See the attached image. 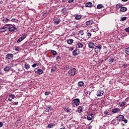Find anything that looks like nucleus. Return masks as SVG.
Instances as JSON below:
<instances>
[{
    "label": "nucleus",
    "mask_w": 129,
    "mask_h": 129,
    "mask_svg": "<svg viewBox=\"0 0 129 129\" xmlns=\"http://www.w3.org/2000/svg\"><path fill=\"white\" fill-rule=\"evenodd\" d=\"M79 104H80V100L78 98L74 99L72 101V105H73V106L75 105L76 106H78Z\"/></svg>",
    "instance_id": "1"
},
{
    "label": "nucleus",
    "mask_w": 129,
    "mask_h": 129,
    "mask_svg": "<svg viewBox=\"0 0 129 129\" xmlns=\"http://www.w3.org/2000/svg\"><path fill=\"white\" fill-rule=\"evenodd\" d=\"M7 29H9V31L10 32H15L17 29L16 27L14 26V25L12 24H7Z\"/></svg>",
    "instance_id": "2"
},
{
    "label": "nucleus",
    "mask_w": 129,
    "mask_h": 129,
    "mask_svg": "<svg viewBox=\"0 0 129 129\" xmlns=\"http://www.w3.org/2000/svg\"><path fill=\"white\" fill-rule=\"evenodd\" d=\"M6 59L8 62L12 61V59H14V54L12 53H8L6 55Z\"/></svg>",
    "instance_id": "3"
},
{
    "label": "nucleus",
    "mask_w": 129,
    "mask_h": 129,
    "mask_svg": "<svg viewBox=\"0 0 129 129\" xmlns=\"http://www.w3.org/2000/svg\"><path fill=\"white\" fill-rule=\"evenodd\" d=\"M76 74V70L74 68H72L69 71V74L71 76H74Z\"/></svg>",
    "instance_id": "4"
},
{
    "label": "nucleus",
    "mask_w": 129,
    "mask_h": 129,
    "mask_svg": "<svg viewBox=\"0 0 129 129\" xmlns=\"http://www.w3.org/2000/svg\"><path fill=\"white\" fill-rule=\"evenodd\" d=\"M102 48V45L101 44H98L97 46H96L95 48V52L96 53H99L100 52V50Z\"/></svg>",
    "instance_id": "5"
},
{
    "label": "nucleus",
    "mask_w": 129,
    "mask_h": 129,
    "mask_svg": "<svg viewBox=\"0 0 129 129\" xmlns=\"http://www.w3.org/2000/svg\"><path fill=\"white\" fill-rule=\"evenodd\" d=\"M60 22H61V20L58 17H55L53 19L54 25H59V24H60Z\"/></svg>",
    "instance_id": "6"
},
{
    "label": "nucleus",
    "mask_w": 129,
    "mask_h": 129,
    "mask_svg": "<svg viewBox=\"0 0 129 129\" xmlns=\"http://www.w3.org/2000/svg\"><path fill=\"white\" fill-rule=\"evenodd\" d=\"M26 37H27V35L24 34V35L22 36V37H20L18 40H17V43H21L22 41L23 40H25L26 39Z\"/></svg>",
    "instance_id": "7"
},
{
    "label": "nucleus",
    "mask_w": 129,
    "mask_h": 129,
    "mask_svg": "<svg viewBox=\"0 0 129 129\" xmlns=\"http://www.w3.org/2000/svg\"><path fill=\"white\" fill-rule=\"evenodd\" d=\"M7 29H8L7 25H5L3 27L0 28V33H5V32H7Z\"/></svg>",
    "instance_id": "8"
},
{
    "label": "nucleus",
    "mask_w": 129,
    "mask_h": 129,
    "mask_svg": "<svg viewBox=\"0 0 129 129\" xmlns=\"http://www.w3.org/2000/svg\"><path fill=\"white\" fill-rule=\"evenodd\" d=\"M80 54V51L79 49H75L73 51V55L74 56H77V55H79Z\"/></svg>",
    "instance_id": "9"
},
{
    "label": "nucleus",
    "mask_w": 129,
    "mask_h": 129,
    "mask_svg": "<svg viewBox=\"0 0 129 129\" xmlns=\"http://www.w3.org/2000/svg\"><path fill=\"white\" fill-rule=\"evenodd\" d=\"M93 118H94L93 114H89L87 116V119L88 120H92Z\"/></svg>",
    "instance_id": "10"
},
{
    "label": "nucleus",
    "mask_w": 129,
    "mask_h": 129,
    "mask_svg": "<svg viewBox=\"0 0 129 129\" xmlns=\"http://www.w3.org/2000/svg\"><path fill=\"white\" fill-rule=\"evenodd\" d=\"M104 93V91L102 90H99L97 92L96 95L98 97L102 96Z\"/></svg>",
    "instance_id": "11"
},
{
    "label": "nucleus",
    "mask_w": 129,
    "mask_h": 129,
    "mask_svg": "<svg viewBox=\"0 0 129 129\" xmlns=\"http://www.w3.org/2000/svg\"><path fill=\"white\" fill-rule=\"evenodd\" d=\"M88 47L90 49H94L95 47V44L93 42H89L88 43Z\"/></svg>",
    "instance_id": "12"
},
{
    "label": "nucleus",
    "mask_w": 129,
    "mask_h": 129,
    "mask_svg": "<svg viewBox=\"0 0 129 129\" xmlns=\"http://www.w3.org/2000/svg\"><path fill=\"white\" fill-rule=\"evenodd\" d=\"M43 70L41 69H37V71H35V73H36V74H39V75H41V74H43Z\"/></svg>",
    "instance_id": "13"
},
{
    "label": "nucleus",
    "mask_w": 129,
    "mask_h": 129,
    "mask_svg": "<svg viewBox=\"0 0 129 129\" xmlns=\"http://www.w3.org/2000/svg\"><path fill=\"white\" fill-rule=\"evenodd\" d=\"M11 69L12 67L8 65L4 69V71H5V72H10V70H11Z\"/></svg>",
    "instance_id": "14"
},
{
    "label": "nucleus",
    "mask_w": 129,
    "mask_h": 129,
    "mask_svg": "<svg viewBox=\"0 0 129 129\" xmlns=\"http://www.w3.org/2000/svg\"><path fill=\"white\" fill-rule=\"evenodd\" d=\"M93 33H94V31H87V36H88V38H90L92 36H93Z\"/></svg>",
    "instance_id": "15"
},
{
    "label": "nucleus",
    "mask_w": 129,
    "mask_h": 129,
    "mask_svg": "<svg viewBox=\"0 0 129 129\" xmlns=\"http://www.w3.org/2000/svg\"><path fill=\"white\" fill-rule=\"evenodd\" d=\"M77 111L79 113H81L83 111V106H79Z\"/></svg>",
    "instance_id": "16"
},
{
    "label": "nucleus",
    "mask_w": 129,
    "mask_h": 129,
    "mask_svg": "<svg viewBox=\"0 0 129 129\" xmlns=\"http://www.w3.org/2000/svg\"><path fill=\"white\" fill-rule=\"evenodd\" d=\"M120 109L119 108H115L112 110V112L113 113H118Z\"/></svg>",
    "instance_id": "17"
},
{
    "label": "nucleus",
    "mask_w": 129,
    "mask_h": 129,
    "mask_svg": "<svg viewBox=\"0 0 129 129\" xmlns=\"http://www.w3.org/2000/svg\"><path fill=\"white\" fill-rule=\"evenodd\" d=\"M86 24L87 26H91V25H93V24H94V22H93V20H90L86 22Z\"/></svg>",
    "instance_id": "18"
},
{
    "label": "nucleus",
    "mask_w": 129,
    "mask_h": 129,
    "mask_svg": "<svg viewBox=\"0 0 129 129\" xmlns=\"http://www.w3.org/2000/svg\"><path fill=\"white\" fill-rule=\"evenodd\" d=\"M108 59V62H109L110 63H112L113 62V61H114V57H113V56H109Z\"/></svg>",
    "instance_id": "19"
},
{
    "label": "nucleus",
    "mask_w": 129,
    "mask_h": 129,
    "mask_svg": "<svg viewBox=\"0 0 129 129\" xmlns=\"http://www.w3.org/2000/svg\"><path fill=\"white\" fill-rule=\"evenodd\" d=\"M86 8H91L92 7V3L91 2H88L86 3L85 4Z\"/></svg>",
    "instance_id": "20"
},
{
    "label": "nucleus",
    "mask_w": 129,
    "mask_h": 129,
    "mask_svg": "<svg viewBox=\"0 0 129 129\" xmlns=\"http://www.w3.org/2000/svg\"><path fill=\"white\" fill-rule=\"evenodd\" d=\"M24 68L26 69V70H29V69L31 68V66L28 63L26 62L24 64Z\"/></svg>",
    "instance_id": "21"
},
{
    "label": "nucleus",
    "mask_w": 129,
    "mask_h": 129,
    "mask_svg": "<svg viewBox=\"0 0 129 129\" xmlns=\"http://www.w3.org/2000/svg\"><path fill=\"white\" fill-rule=\"evenodd\" d=\"M78 86L79 87H82V86H84V82L83 81H80L78 83Z\"/></svg>",
    "instance_id": "22"
},
{
    "label": "nucleus",
    "mask_w": 129,
    "mask_h": 129,
    "mask_svg": "<svg viewBox=\"0 0 129 129\" xmlns=\"http://www.w3.org/2000/svg\"><path fill=\"white\" fill-rule=\"evenodd\" d=\"M50 110H52V107L47 106L45 108V111H46V112H49V111H50Z\"/></svg>",
    "instance_id": "23"
},
{
    "label": "nucleus",
    "mask_w": 129,
    "mask_h": 129,
    "mask_svg": "<svg viewBox=\"0 0 129 129\" xmlns=\"http://www.w3.org/2000/svg\"><path fill=\"white\" fill-rule=\"evenodd\" d=\"M127 11V9L124 7H121L120 9V12H122V13H124V12H126Z\"/></svg>",
    "instance_id": "24"
},
{
    "label": "nucleus",
    "mask_w": 129,
    "mask_h": 129,
    "mask_svg": "<svg viewBox=\"0 0 129 129\" xmlns=\"http://www.w3.org/2000/svg\"><path fill=\"white\" fill-rule=\"evenodd\" d=\"M78 35L79 37H82V36H83V35H84V32L83 31V30H80V31H79Z\"/></svg>",
    "instance_id": "25"
},
{
    "label": "nucleus",
    "mask_w": 129,
    "mask_h": 129,
    "mask_svg": "<svg viewBox=\"0 0 129 129\" xmlns=\"http://www.w3.org/2000/svg\"><path fill=\"white\" fill-rule=\"evenodd\" d=\"M78 48H82L83 47V44H82L81 42H78L76 46Z\"/></svg>",
    "instance_id": "26"
},
{
    "label": "nucleus",
    "mask_w": 129,
    "mask_h": 129,
    "mask_svg": "<svg viewBox=\"0 0 129 129\" xmlns=\"http://www.w3.org/2000/svg\"><path fill=\"white\" fill-rule=\"evenodd\" d=\"M82 18V16L80 15H77L75 17V20H80Z\"/></svg>",
    "instance_id": "27"
},
{
    "label": "nucleus",
    "mask_w": 129,
    "mask_h": 129,
    "mask_svg": "<svg viewBox=\"0 0 129 129\" xmlns=\"http://www.w3.org/2000/svg\"><path fill=\"white\" fill-rule=\"evenodd\" d=\"M53 126H55V124L53 123H50L48 125L47 127L48 128H52Z\"/></svg>",
    "instance_id": "28"
},
{
    "label": "nucleus",
    "mask_w": 129,
    "mask_h": 129,
    "mask_svg": "<svg viewBox=\"0 0 129 129\" xmlns=\"http://www.w3.org/2000/svg\"><path fill=\"white\" fill-rule=\"evenodd\" d=\"M57 71V67L56 66L53 67L51 70V72H56Z\"/></svg>",
    "instance_id": "29"
},
{
    "label": "nucleus",
    "mask_w": 129,
    "mask_h": 129,
    "mask_svg": "<svg viewBox=\"0 0 129 129\" xmlns=\"http://www.w3.org/2000/svg\"><path fill=\"white\" fill-rule=\"evenodd\" d=\"M73 41H74L73 39H69L67 40V43L69 45H71V44H72V43H73Z\"/></svg>",
    "instance_id": "30"
},
{
    "label": "nucleus",
    "mask_w": 129,
    "mask_h": 129,
    "mask_svg": "<svg viewBox=\"0 0 129 129\" xmlns=\"http://www.w3.org/2000/svg\"><path fill=\"white\" fill-rule=\"evenodd\" d=\"M61 12L63 13L64 15H66V13H67V9L66 8H63L61 10Z\"/></svg>",
    "instance_id": "31"
},
{
    "label": "nucleus",
    "mask_w": 129,
    "mask_h": 129,
    "mask_svg": "<svg viewBox=\"0 0 129 129\" xmlns=\"http://www.w3.org/2000/svg\"><path fill=\"white\" fill-rule=\"evenodd\" d=\"M116 118L123 119V118H124V116H123V115H119L118 116L116 117Z\"/></svg>",
    "instance_id": "32"
},
{
    "label": "nucleus",
    "mask_w": 129,
    "mask_h": 129,
    "mask_svg": "<svg viewBox=\"0 0 129 129\" xmlns=\"http://www.w3.org/2000/svg\"><path fill=\"white\" fill-rule=\"evenodd\" d=\"M2 21L4 23H7V22H9V21H10V20L7 18H3V19H2Z\"/></svg>",
    "instance_id": "33"
},
{
    "label": "nucleus",
    "mask_w": 129,
    "mask_h": 129,
    "mask_svg": "<svg viewBox=\"0 0 129 129\" xmlns=\"http://www.w3.org/2000/svg\"><path fill=\"white\" fill-rule=\"evenodd\" d=\"M15 51H17L18 52H20L21 51V47L20 46H17L15 48Z\"/></svg>",
    "instance_id": "34"
},
{
    "label": "nucleus",
    "mask_w": 129,
    "mask_h": 129,
    "mask_svg": "<svg viewBox=\"0 0 129 129\" xmlns=\"http://www.w3.org/2000/svg\"><path fill=\"white\" fill-rule=\"evenodd\" d=\"M64 111H66V112H70V111H71V109L69 108H65L64 109Z\"/></svg>",
    "instance_id": "35"
},
{
    "label": "nucleus",
    "mask_w": 129,
    "mask_h": 129,
    "mask_svg": "<svg viewBox=\"0 0 129 129\" xmlns=\"http://www.w3.org/2000/svg\"><path fill=\"white\" fill-rule=\"evenodd\" d=\"M122 7V5L120 4H118L116 5V8L117 9H120V8H121Z\"/></svg>",
    "instance_id": "36"
},
{
    "label": "nucleus",
    "mask_w": 129,
    "mask_h": 129,
    "mask_svg": "<svg viewBox=\"0 0 129 129\" xmlns=\"http://www.w3.org/2000/svg\"><path fill=\"white\" fill-rule=\"evenodd\" d=\"M119 105H120V107H123L124 106V101L119 103Z\"/></svg>",
    "instance_id": "37"
},
{
    "label": "nucleus",
    "mask_w": 129,
    "mask_h": 129,
    "mask_svg": "<svg viewBox=\"0 0 129 129\" xmlns=\"http://www.w3.org/2000/svg\"><path fill=\"white\" fill-rule=\"evenodd\" d=\"M51 53H52L53 56L57 55V51L55 50H51Z\"/></svg>",
    "instance_id": "38"
},
{
    "label": "nucleus",
    "mask_w": 129,
    "mask_h": 129,
    "mask_svg": "<svg viewBox=\"0 0 129 129\" xmlns=\"http://www.w3.org/2000/svg\"><path fill=\"white\" fill-rule=\"evenodd\" d=\"M11 21L13 22V23H18V22H19V20H18V19H16V18H13Z\"/></svg>",
    "instance_id": "39"
},
{
    "label": "nucleus",
    "mask_w": 129,
    "mask_h": 129,
    "mask_svg": "<svg viewBox=\"0 0 129 129\" xmlns=\"http://www.w3.org/2000/svg\"><path fill=\"white\" fill-rule=\"evenodd\" d=\"M9 97L10 98L13 100L14 99V98H15V97H16V96H15V95L14 94H11V95H9Z\"/></svg>",
    "instance_id": "40"
},
{
    "label": "nucleus",
    "mask_w": 129,
    "mask_h": 129,
    "mask_svg": "<svg viewBox=\"0 0 129 129\" xmlns=\"http://www.w3.org/2000/svg\"><path fill=\"white\" fill-rule=\"evenodd\" d=\"M59 60H61V57H60V55H58L56 58V61L57 62H60Z\"/></svg>",
    "instance_id": "41"
},
{
    "label": "nucleus",
    "mask_w": 129,
    "mask_h": 129,
    "mask_svg": "<svg viewBox=\"0 0 129 129\" xmlns=\"http://www.w3.org/2000/svg\"><path fill=\"white\" fill-rule=\"evenodd\" d=\"M102 8H103V6H102V5H101V4H99L97 6V9H102Z\"/></svg>",
    "instance_id": "42"
},
{
    "label": "nucleus",
    "mask_w": 129,
    "mask_h": 129,
    "mask_svg": "<svg viewBox=\"0 0 129 129\" xmlns=\"http://www.w3.org/2000/svg\"><path fill=\"white\" fill-rule=\"evenodd\" d=\"M126 19H127V18L126 17H122L121 20H120V22H123V21H126Z\"/></svg>",
    "instance_id": "43"
},
{
    "label": "nucleus",
    "mask_w": 129,
    "mask_h": 129,
    "mask_svg": "<svg viewBox=\"0 0 129 129\" xmlns=\"http://www.w3.org/2000/svg\"><path fill=\"white\" fill-rule=\"evenodd\" d=\"M125 52L127 53V55H129V47L125 48Z\"/></svg>",
    "instance_id": "44"
},
{
    "label": "nucleus",
    "mask_w": 129,
    "mask_h": 129,
    "mask_svg": "<svg viewBox=\"0 0 129 129\" xmlns=\"http://www.w3.org/2000/svg\"><path fill=\"white\" fill-rule=\"evenodd\" d=\"M22 117H19L18 118V120L17 121V123H20V122H21V119H22Z\"/></svg>",
    "instance_id": "45"
},
{
    "label": "nucleus",
    "mask_w": 129,
    "mask_h": 129,
    "mask_svg": "<svg viewBox=\"0 0 129 129\" xmlns=\"http://www.w3.org/2000/svg\"><path fill=\"white\" fill-rule=\"evenodd\" d=\"M74 49H75V47H69V51H73V50H74Z\"/></svg>",
    "instance_id": "46"
},
{
    "label": "nucleus",
    "mask_w": 129,
    "mask_h": 129,
    "mask_svg": "<svg viewBox=\"0 0 129 129\" xmlns=\"http://www.w3.org/2000/svg\"><path fill=\"white\" fill-rule=\"evenodd\" d=\"M121 121H123V122H124L125 123H127V119H124V118L121 119Z\"/></svg>",
    "instance_id": "47"
},
{
    "label": "nucleus",
    "mask_w": 129,
    "mask_h": 129,
    "mask_svg": "<svg viewBox=\"0 0 129 129\" xmlns=\"http://www.w3.org/2000/svg\"><path fill=\"white\" fill-rule=\"evenodd\" d=\"M44 94L46 96L49 95L50 94H51V92H45Z\"/></svg>",
    "instance_id": "48"
},
{
    "label": "nucleus",
    "mask_w": 129,
    "mask_h": 129,
    "mask_svg": "<svg viewBox=\"0 0 129 129\" xmlns=\"http://www.w3.org/2000/svg\"><path fill=\"white\" fill-rule=\"evenodd\" d=\"M36 66H38V63H34L32 65V67L33 68H35Z\"/></svg>",
    "instance_id": "49"
},
{
    "label": "nucleus",
    "mask_w": 129,
    "mask_h": 129,
    "mask_svg": "<svg viewBox=\"0 0 129 129\" xmlns=\"http://www.w3.org/2000/svg\"><path fill=\"white\" fill-rule=\"evenodd\" d=\"M125 31L127 33H129V27H128L127 28H125Z\"/></svg>",
    "instance_id": "50"
},
{
    "label": "nucleus",
    "mask_w": 129,
    "mask_h": 129,
    "mask_svg": "<svg viewBox=\"0 0 129 129\" xmlns=\"http://www.w3.org/2000/svg\"><path fill=\"white\" fill-rule=\"evenodd\" d=\"M128 66L126 64V63H125L123 65L122 67L123 68H126Z\"/></svg>",
    "instance_id": "51"
},
{
    "label": "nucleus",
    "mask_w": 129,
    "mask_h": 129,
    "mask_svg": "<svg viewBox=\"0 0 129 129\" xmlns=\"http://www.w3.org/2000/svg\"><path fill=\"white\" fill-rule=\"evenodd\" d=\"M19 104V102H14L13 103V105H18Z\"/></svg>",
    "instance_id": "52"
},
{
    "label": "nucleus",
    "mask_w": 129,
    "mask_h": 129,
    "mask_svg": "<svg viewBox=\"0 0 129 129\" xmlns=\"http://www.w3.org/2000/svg\"><path fill=\"white\" fill-rule=\"evenodd\" d=\"M69 68H70L69 66L67 65L64 68L66 69V70H68V69H69Z\"/></svg>",
    "instance_id": "53"
},
{
    "label": "nucleus",
    "mask_w": 129,
    "mask_h": 129,
    "mask_svg": "<svg viewBox=\"0 0 129 129\" xmlns=\"http://www.w3.org/2000/svg\"><path fill=\"white\" fill-rule=\"evenodd\" d=\"M68 2L69 4H71V3H73V2H74V0H68Z\"/></svg>",
    "instance_id": "54"
},
{
    "label": "nucleus",
    "mask_w": 129,
    "mask_h": 129,
    "mask_svg": "<svg viewBox=\"0 0 129 129\" xmlns=\"http://www.w3.org/2000/svg\"><path fill=\"white\" fill-rule=\"evenodd\" d=\"M4 126V123H3V122H0V127H3Z\"/></svg>",
    "instance_id": "55"
},
{
    "label": "nucleus",
    "mask_w": 129,
    "mask_h": 129,
    "mask_svg": "<svg viewBox=\"0 0 129 129\" xmlns=\"http://www.w3.org/2000/svg\"><path fill=\"white\" fill-rule=\"evenodd\" d=\"M104 114H105V115L108 114V111H107V110L105 111L104 112Z\"/></svg>",
    "instance_id": "56"
},
{
    "label": "nucleus",
    "mask_w": 129,
    "mask_h": 129,
    "mask_svg": "<svg viewBox=\"0 0 129 129\" xmlns=\"http://www.w3.org/2000/svg\"><path fill=\"white\" fill-rule=\"evenodd\" d=\"M93 127L92 125H90L89 127H88V129H92Z\"/></svg>",
    "instance_id": "57"
},
{
    "label": "nucleus",
    "mask_w": 129,
    "mask_h": 129,
    "mask_svg": "<svg viewBox=\"0 0 129 129\" xmlns=\"http://www.w3.org/2000/svg\"><path fill=\"white\" fill-rule=\"evenodd\" d=\"M116 120H118V121H121V119L117 118Z\"/></svg>",
    "instance_id": "58"
},
{
    "label": "nucleus",
    "mask_w": 129,
    "mask_h": 129,
    "mask_svg": "<svg viewBox=\"0 0 129 129\" xmlns=\"http://www.w3.org/2000/svg\"><path fill=\"white\" fill-rule=\"evenodd\" d=\"M8 100H9L10 101H12V99L11 98H9Z\"/></svg>",
    "instance_id": "59"
},
{
    "label": "nucleus",
    "mask_w": 129,
    "mask_h": 129,
    "mask_svg": "<svg viewBox=\"0 0 129 129\" xmlns=\"http://www.w3.org/2000/svg\"><path fill=\"white\" fill-rule=\"evenodd\" d=\"M126 36H127L126 33L124 34V37H126Z\"/></svg>",
    "instance_id": "60"
},
{
    "label": "nucleus",
    "mask_w": 129,
    "mask_h": 129,
    "mask_svg": "<svg viewBox=\"0 0 129 129\" xmlns=\"http://www.w3.org/2000/svg\"><path fill=\"white\" fill-rule=\"evenodd\" d=\"M122 1V2H127V1H128V0H121Z\"/></svg>",
    "instance_id": "61"
},
{
    "label": "nucleus",
    "mask_w": 129,
    "mask_h": 129,
    "mask_svg": "<svg viewBox=\"0 0 129 129\" xmlns=\"http://www.w3.org/2000/svg\"><path fill=\"white\" fill-rule=\"evenodd\" d=\"M60 129H66V128H65V127H63L62 128H60Z\"/></svg>",
    "instance_id": "62"
},
{
    "label": "nucleus",
    "mask_w": 129,
    "mask_h": 129,
    "mask_svg": "<svg viewBox=\"0 0 129 129\" xmlns=\"http://www.w3.org/2000/svg\"><path fill=\"white\" fill-rule=\"evenodd\" d=\"M0 5H3V2L0 1Z\"/></svg>",
    "instance_id": "63"
},
{
    "label": "nucleus",
    "mask_w": 129,
    "mask_h": 129,
    "mask_svg": "<svg viewBox=\"0 0 129 129\" xmlns=\"http://www.w3.org/2000/svg\"><path fill=\"white\" fill-rule=\"evenodd\" d=\"M86 93H87V94H88V92L85 93V94H86Z\"/></svg>",
    "instance_id": "64"
}]
</instances>
